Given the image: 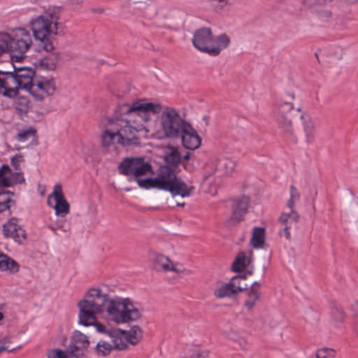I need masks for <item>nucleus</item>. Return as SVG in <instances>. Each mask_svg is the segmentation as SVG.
Listing matches in <instances>:
<instances>
[{"instance_id":"f257e3e1","label":"nucleus","mask_w":358,"mask_h":358,"mask_svg":"<svg viewBox=\"0 0 358 358\" xmlns=\"http://www.w3.org/2000/svg\"><path fill=\"white\" fill-rule=\"evenodd\" d=\"M120 117L108 121L101 139L108 151L116 150L115 145H136L139 143L137 133L148 132L147 124L152 119L151 113H159V125L165 137L178 138L188 123L174 108H162L160 103L139 99L122 104Z\"/></svg>"},{"instance_id":"f03ea898","label":"nucleus","mask_w":358,"mask_h":358,"mask_svg":"<svg viewBox=\"0 0 358 358\" xmlns=\"http://www.w3.org/2000/svg\"><path fill=\"white\" fill-rule=\"evenodd\" d=\"M13 66V71H0V95L14 98L21 90L42 100L55 92V84L52 78L34 79L35 72L31 68Z\"/></svg>"},{"instance_id":"7ed1b4c3","label":"nucleus","mask_w":358,"mask_h":358,"mask_svg":"<svg viewBox=\"0 0 358 358\" xmlns=\"http://www.w3.org/2000/svg\"><path fill=\"white\" fill-rule=\"evenodd\" d=\"M29 24L36 41L46 52L54 49L52 37L65 31V26L60 21L59 11L53 8L45 9L40 15L31 17Z\"/></svg>"},{"instance_id":"20e7f679","label":"nucleus","mask_w":358,"mask_h":358,"mask_svg":"<svg viewBox=\"0 0 358 358\" xmlns=\"http://www.w3.org/2000/svg\"><path fill=\"white\" fill-rule=\"evenodd\" d=\"M32 43L31 34L24 28H17L10 33L0 32V54L10 52L13 62H21Z\"/></svg>"},{"instance_id":"39448f33","label":"nucleus","mask_w":358,"mask_h":358,"mask_svg":"<svg viewBox=\"0 0 358 358\" xmlns=\"http://www.w3.org/2000/svg\"><path fill=\"white\" fill-rule=\"evenodd\" d=\"M108 294L99 288L90 289L78 303V323L89 327L96 323V317L102 315L109 301Z\"/></svg>"},{"instance_id":"423d86ee","label":"nucleus","mask_w":358,"mask_h":358,"mask_svg":"<svg viewBox=\"0 0 358 358\" xmlns=\"http://www.w3.org/2000/svg\"><path fill=\"white\" fill-rule=\"evenodd\" d=\"M157 189L169 191L173 196L179 195L181 197L189 196L194 189L187 185L184 181L178 178L176 172L169 166H161L155 177Z\"/></svg>"},{"instance_id":"0eeeda50","label":"nucleus","mask_w":358,"mask_h":358,"mask_svg":"<svg viewBox=\"0 0 358 358\" xmlns=\"http://www.w3.org/2000/svg\"><path fill=\"white\" fill-rule=\"evenodd\" d=\"M105 312L108 320L117 324L136 321L141 317L139 310L128 298L110 299Z\"/></svg>"},{"instance_id":"6e6552de","label":"nucleus","mask_w":358,"mask_h":358,"mask_svg":"<svg viewBox=\"0 0 358 358\" xmlns=\"http://www.w3.org/2000/svg\"><path fill=\"white\" fill-rule=\"evenodd\" d=\"M120 173L125 176H134L136 178L152 172V166L142 157L124 159L119 165Z\"/></svg>"},{"instance_id":"1a4fd4ad","label":"nucleus","mask_w":358,"mask_h":358,"mask_svg":"<svg viewBox=\"0 0 358 358\" xmlns=\"http://www.w3.org/2000/svg\"><path fill=\"white\" fill-rule=\"evenodd\" d=\"M48 204L55 210L57 215L64 217L69 213V204L64 196L60 185L54 186L52 194L48 196Z\"/></svg>"},{"instance_id":"9d476101","label":"nucleus","mask_w":358,"mask_h":358,"mask_svg":"<svg viewBox=\"0 0 358 358\" xmlns=\"http://www.w3.org/2000/svg\"><path fill=\"white\" fill-rule=\"evenodd\" d=\"M249 206V199L247 196H243L234 201L232 205V211L227 222L228 225H235L244 219Z\"/></svg>"},{"instance_id":"9b49d317","label":"nucleus","mask_w":358,"mask_h":358,"mask_svg":"<svg viewBox=\"0 0 358 358\" xmlns=\"http://www.w3.org/2000/svg\"><path fill=\"white\" fill-rule=\"evenodd\" d=\"M249 206V199L247 196H243L234 201L232 205V211L227 222L228 225H235L244 219Z\"/></svg>"},{"instance_id":"f8f14e48","label":"nucleus","mask_w":358,"mask_h":358,"mask_svg":"<svg viewBox=\"0 0 358 358\" xmlns=\"http://www.w3.org/2000/svg\"><path fill=\"white\" fill-rule=\"evenodd\" d=\"M212 31L208 27L197 29L192 38L193 45L200 52L207 53L212 40Z\"/></svg>"},{"instance_id":"ddd939ff","label":"nucleus","mask_w":358,"mask_h":358,"mask_svg":"<svg viewBox=\"0 0 358 358\" xmlns=\"http://www.w3.org/2000/svg\"><path fill=\"white\" fill-rule=\"evenodd\" d=\"M3 234L17 243H22L26 237L25 231L17 223L15 217H12L3 225Z\"/></svg>"},{"instance_id":"4468645a","label":"nucleus","mask_w":358,"mask_h":358,"mask_svg":"<svg viewBox=\"0 0 358 358\" xmlns=\"http://www.w3.org/2000/svg\"><path fill=\"white\" fill-rule=\"evenodd\" d=\"M153 260L162 268V271L165 272L172 271L176 273H182L185 275H190L192 273L190 270L183 268L182 265L178 262H172L168 257L164 255L156 254Z\"/></svg>"},{"instance_id":"2eb2a0df","label":"nucleus","mask_w":358,"mask_h":358,"mask_svg":"<svg viewBox=\"0 0 358 358\" xmlns=\"http://www.w3.org/2000/svg\"><path fill=\"white\" fill-rule=\"evenodd\" d=\"M180 137H181L183 146L187 149L195 150L201 145V138L189 122L182 129Z\"/></svg>"},{"instance_id":"dca6fc26","label":"nucleus","mask_w":358,"mask_h":358,"mask_svg":"<svg viewBox=\"0 0 358 358\" xmlns=\"http://www.w3.org/2000/svg\"><path fill=\"white\" fill-rule=\"evenodd\" d=\"M299 220V215L296 210H289V213H282L278 218L282 227L279 231L280 236L289 240L291 238L289 229L292 224L297 223Z\"/></svg>"},{"instance_id":"f3484780","label":"nucleus","mask_w":358,"mask_h":358,"mask_svg":"<svg viewBox=\"0 0 358 358\" xmlns=\"http://www.w3.org/2000/svg\"><path fill=\"white\" fill-rule=\"evenodd\" d=\"M236 164L235 161L227 157L215 158L213 161L208 162L206 165V169L210 166H215L210 173L206 174V178L209 177L215 170L220 171L223 174L229 175L234 171Z\"/></svg>"},{"instance_id":"a211bd4d","label":"nucleus","mask_w":358,"mask_h":358,"mask_svg":"<svg viewBox=\"0 0 358 358\" xmlns=\"http://www.w3.org/2000/svg\"><path fill=\"white\" fill-rule=\"evenodd\" d=\"M230 42V38L225 34L218 36L213 34L207 54L210 56L219 55L222 50L226 49L229 45Z\"/></svg>"},{"instance_id":"6ab92c4d","label":"nucleus","mask_w":358,"mask_h":358,"mask_svg":"<svg viewBox=\"0 0 358 358\" xmlns=\"http://www.w3.org/2000/svg\"><path fill=\"white\" fill-rule=\"evenodd\" d=\"M163 155L164 162L168 165L174 167H177L182 159L178 148L172 145H167L163 147Z\"/></svg>"},{"instance_id":"aec40b11","label":"nucleus","mask_w":358,"mask_h":358,"mask_svg":"<svg viewBox=\"0 0 358 358\" xmlns=\"http://www.w3.org/2000/svg\"><path fill=\"white\" fill-rule=\"evenodd\" d=\"M19 271V264L10 257L0 250V272L8 275L15 274Z\"/></svg>"},{"instance_id":"412c9836","label":"nucleus","mask_w":358,"mask_h":358,"mask_svg":"<svg viewBox=\"0 0 358 358\" xmlns=\"http://www.w3.org/2000/svg\"><path fill=\"white\" fill-rule=\"evenodd\" d=\"M300 119L302 121L303 129L306 136V142L308 143H313L316 131L315 122L308 115L305 113H302L301 115Z\"/></svg>"},{"instance_id":"4be33fe9","label":"nucleus","mask_w":358,"mask_h":358,"mask_svg":"<svg viewBox=\"0 0 358 358\" xmlns=\"http://www.w3.org/2000/svg\"><path fill=\"white\" fill-rule=\"evenodd\" d=\"M69 345H75L78 349L85 350L90 345L88 337L81 331L76 330L71 336Z\"/></svg>"},{"instance_id":"5701e85b","label":"nucleus","mask_w":358,"mask_h":358,"mask_svg":"<svg viewBox=\"0 0 358 358\" xmlns=\"http://www.w3.org/2000/svg\"><path fill=\"white\" fill-rule=\"evenodd\" d=\"M259 287L260 283L255 282L251 285L250 289L248 292V298L245 300L244 305L249 310L252 309L256 305L259 299Z\"/></svg>"},{"instance_id":"b1692460","label":"nucleus","mask_w":358,"mask_h":358,"mask_svg":"<svg viewBox=\"0 0 358 358\" xmlns=\"http://www.w3.org/2000/svg\"><path fill=\"white\" fill-rule=\"evenodd\" d=\"M11 194L9 191L0 192V213H4L6 215L10 214V207L14 204L12 200Z\"/></svg>"},{"instance_id":"393cba45","label":"nucleus","mask_w":358,"mask_h":358,"mask_svg":"<svg viewBox=\"0 0 358 358\" xmlns=\"http://www.w3.org/2000/svg\"><path fill=\"white\" fill-rule=\"evenodd\" d=\"M59 60V54L57 52H51L41 60L40 64L42 69L52 71L56 69Z\"/></svg>"},{"instance_id":"a878e982","label":"nucleus","mask_w":358,"mask_h":358,"mask_svg":"<svg viewBox=\"0 0 358 358\" xmlns=\"http://www.w3.org/2000/svg\"><path fill=\"white\" fill-rule=\"evenodd\" d=\"M265 238V230L262 227H255L252 232L251 243L255 248H260L263 246Z\"/></svg>"},{"instance_id":"bb28decb","label":"nucleus","mask_w":358,"mask_h":358,"mask_svg":"<svg viewBox=\"0 0 358 358\" xmlns=\"http://www.w3.org/2000/svg\"><path fill=\"white\" fill-rule=\"evenodd\" d=\"M214 295L217 299L230 297L234 295V289H231L229 282L218 285L214 290Z\"/></svg>"},{"instance_id":"cd10ccee","label":"nucleus","mask_w":358,"mask_h":358,"mask_svg":"<svg viewBox=\"0 0 358 358\" xmlns=\"http://www.w3.org/2000/svg\"><path fill=\"white\" fill-rule=\"evenodd\" d=\"M276 120L279 128L285 133L292 134L294 131L292 121L288 115H277Z\"/></svg>"},{"instance_id":"c85d7f7f","label":"nucleus","mask_w":358,"mask_h":358,"mask_svg":"<svg viewBox=\"0 0 358 358\" xmlns=\"http://www.w3.org/2000/svg\"><path fill=\"white\" fill-rule=\"evenodd\" d=\"M111 344L114 350H122L129 344L124 332L113 336Z\"/></svg>"},{"instance_id":"c756f323","label":"nucleus","mask_w":358,"mask_h":358,"mask_svg":"<svg viewBox=\"0 0 358 358\" xmlns=\"http://www.w3.org/2000/svg\"><path fill=\"white\" fill-rule=\"evenodd\" d=\"M129 344L136 345L142 338V331L138 326H134L128 332H124Z\"/></svg>"},{"instance_id":"7c9ffc66","label":"nucleus","mask_w":358,"mask_h":358,"mask_svg":"<svg viewBox=\"0 0 358 358\" xmlns=\"http://www.w3.org/2000/svg\"><path fill=\"white\" fill-rule=\"evenodd\" d=\"M245 280V278L242 276H235L231 279L229 284L231 289H234V294H236L246 289L248 285L246 284H243Z\"/></svg>"},{"instance_id":"2f4dec72","label":"nucleus","mask_w":358,"mask_h":358,"mask_svg":"<svg viewBox=\"0 0 358 358\" xmlns=\"http://www.w3.org/2000/svg\"><path fill=\"white\" fill-rule=\"evenodd\" d=\"M301 194L294 185L289 187V199L287 201V206L290 210H294L295 203L299 201Z\"/></svg>"},{"instance_id":"473e14b6","label":"nucleus","mask_w":358,"mask_h":358,"mask_svg":"<svg viewBox=\"0 0 358 358\" xmlns=\"http://www.w3.org/2000/svg\"><path fill=\"white\" fill-rule=\"evenodd\" d=\"M36 131V129L33 127H29L23 129L17 134V139L18 141L24 143L31 137H34Z\"/></svg>"},{"instance_id":"72a5a7b5","label":"nucleus","mask_w":358,"mask_h":358,"mask_svg":"<svg viewBox=\"0 0 358 358\" xmlns=\"http://www.w3.org/2000/svg\"><path fill=\"white\" fill-rule=\"evenodd\" d=\"M66 358H87L81 349L73 345H69L66 350Z\"/></svg>"},{"instance_id":"f704fd0d","label":"nucleus","mask_w":358,"mask_h":358,"mask_svg":"<svg viewBox=\"0 0 358 358\" xmlns=\"http://www.w3.org/2000/svg\"><path fill=\"white\" fill-rule=\"evenodd\" d=\"M10 175V169L8 165L3 164L0 169V187H9L8 176Z\"/></svg>"},{"instance_id":"c9c22d12","label":"nucleus","mask_w":358,"mask_h":358,"mask_svg":"<svg viewBox=\"0 0 358 358\" xmlns=\"http://www.w3.org/2000/svg\"><path fill=\"white\" fill-rule=\"evenodd\" d=\"M96 349L98 355L101 356H106L113 350L111 343L103 341L96 344Z\"/></svg>"},{"instance_id":"e433bc0d","label":"nucleus","mask_w":358,"mask_h":358,"mask_svg":"<svg viewBox=\"0 0 358 358\" xmlns=\"http://www.w3.org/2000/svg\"><path fill=\"white\" fill-rule=\"evenodd\" d=\"M335 351L331 348H322L318 349L313 358H334Z\"/></svg>"},{"instance_id":"4c0bfd02","label":"nucleus","mask_w":358,"mask_h":358,"mask_svg":"<svg viewBox=\"0 0 358 358\" xmlns=\"http://www.w3.org/2000/svg\"><path fill=\"white\" fill-rule=\"evenodd\" d=\"M136 181L138 186L141 188L150 189L157 188L155 187V178H147L145 179L136 178Z\"/></svg>"},{"instance_id":"58836bf2","label":"nucleus","mask_w":358,"mask_h":358,"mask_svg":"<svg viewBox=\"0 0 358 358\" xmlns=\"http://www.w3.org/2000/svg\"><path fill=\"white\" fill-rule=\"evenodd\" d=\"M245 255L243 253L239 254L232 264L233 269L238 272L243 271L245 266Z\"/></svg>"},{"instance_id":"ea45409f","label":"nucleus","mask_w":358,"mask_h":358,"mask_svg":"<svg viewBox=\"0 0 358 358\" xmlns=\"http://www.w3.org/2000/svg\"><path fill=\"white\" fill-rule=\"evenodd\" d=\"M293 109V103L287 101H282L278 106V115H287V113Z\"/></svg>"},{"instance_id":"a19ab883","label":"nucleus","mask_w":358,"mask_h":358,"mask_svg":"<svg viewBox=\"0 0 358 358\" xmlns=\"http://www.w3.org/2000/svg\"><path fill=\"white\" fill-rule=\"evenodd\" d=\"M48 228L55 234H57V231L58 229H61L62 231L64 232H67L69 231V224H66V222L64 220H61V221H57L55 224V225H49L48 226Z\"/></svg>"},{"instance_id":"79ce46f5","label":"nucleus","mask_w":358,"mask_h":358,"mask_svg":"<svg viewBox=\"0 0 358 358\" xmlns=\"http://www.w3.org/2000/svg\"><path fill=\"white\" fill-rule=\"evenodd\" d=\"M24 181V178L20 173L15 172L13 173L10 170V175L8 176L9 186L13 185L15 183H21Z\"/></svg>"},{"instance_id":"37998d69","label":"nucleus","mask_w":358,"mask_h":358,"mask_svg":"<svg viewBox=\"0 0 358 358\" xmlns=\"http://www.w3.org/2000/svg\"><path fill=\"white\" fill-rule=\"evenodd\" d=\"M48 358H66V350L52 349L48 352Z\"/></svg>"},{"instance_id":"c03bdc74","label":"nucleus","mask_w":358,"mask_h":358,"mask_svg":"<svg viewBox=\"0 0 358 358\" xmlns=\"http://www.w3.org/2000/svg\"><path fill=\"white\" fill-rule=\"evenodd\" d=\"M22 162V157L20 155H16L11 159V165L15 168V171H18Z\"/></svg>"},{"instance_id":"a18cd8bd","label":"nucleus","mask_w":358,"mask_h":358,"mask_svg":"<svg viewBox=\"0 0 358 358\" xmlns=\"http://www.w3.org/2000/svg\"><path fill=\"white\" fill-rule=\"evenodd\" d=\"M8 343H9V341L7 338H6L0 340V354L1 352H3V351L8 350Z\"/></svg>"},{"instance_id":"49530a36","label":"nucleus","mask_w":358,"mask_h":358,"mask_svg":"<svg viewBox=\"0 0 358 358\" xmlns=\"http://www.w3.org/2000/svg\"><path fill=\"white\" fill-rule=\"evenodd\" d=\"M92 326H94L99 332H103L105 331V327L101 323L97 322V320L96 321V323Z\"/></svg>"},{"instance_id":"de8ad7c7","label":"nucleus","mask_w":358,"mask_h":358,"mask_svg":"<svg viewBox=\"0 0 358 358\" xmlns=\"http://www.w3.org/2000/svg\"><path fill=\"white\" fill-rule=\"evenodd\" d=\"M5 307L4 304H0V311L3 310ZM3 319V315L1 312H0V321Z\"/></svg>"},{"instance_id":"09e8293b","label":"nucleus","mask_w":358,"mask_h":358,"mask_svg":"<svg viewBox=\"0 0 358 358\" xmlns=\"http://www.w3.org/2000/svg\"><path fill=\"white\" fill-rule=\"evenodd\" d=\"M189 155H190V153H189V152H187V154L183 157L184 159H185V160L189 159Z\"/></svg>"},{"instance_id":"8fccbe9b","label":"nucleus","mask_w":358,"mask_h":358,"mask_svg":"<svg viewBox=\"0 0 358 358\" xmlns=\"http://www.w3.org/2000/svg\"><path fill=\"white\" fill-rule=\"evenodd\" d=\"M350 3H354L357 2L358 0H347Z\"/></svg>"},{"instance_id":"3c124183","label":"nucleus","mask_w":358,"mask_h":358,"mask_svg":"<svg viewBox=\"0 0 358 358\" xmlns=\"http://www.w3.org/2000/svg\"><path fill=\"white\" fill-rule=\"evenodd\" d=\"M177 205L179 206H183L185 205V203H178Z\"/></svg>"},{"instance_id":"603ef678","label":"nucleus","mask_w":358,"mask_h":358,"mask_svg":"<svg viewBox=\"0 0 358 358\" xmlns=\"http://www.w3.org/2000/svg\"><path fill=\"white\" fill-rule=\"evenodd\" d=\"M296 110H297L298 112H300V111H301V108H296Z\"/></svg>"},{"instance_id":"864d4df0","label":"nucleus","mask_w":358,"mask_h":358,"mask_svg":"<svg viewBox=\"0 0 358 358\" xmlns=\"http://www.w3.org/2000/svg\"><path fill=\"white\" fill-rule=\"evenodd\" d=\"M331 0H324V1H331Z\"/></svg>"},{"instance_id":"5fc2aeb1","label":"nucleus","mask_w":358,"mask_h":358,"mask_svg":"<svg viewBox=\"0 0 358 358\" xmlns=\"http://www.w3.org/2000/svg\"><path fill=\"white\" fill-rule=\"evenodd\" d=\"M2 55L1 54H0V56Z\"/></svg>"},{"instance_id":"6e6d98bb","label":"nucleus","mask_w":358,"mask_h":358,"mask_svg":"<svg viewBox=\"0 0 358 358\" xmlns=\"http://www.w3.org/2000/svg\"><path fill=\"white\" fill-rule=\"evenodd\" d=\"M310 358H313V357H310Z\"/></svg>"}]
</instances>
